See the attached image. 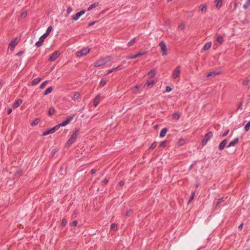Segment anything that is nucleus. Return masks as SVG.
<instances>
[{"label": "nucleus", "mask_w": 250, "mask_h": 250, "mask_svg": "<svg viewBox=\"0 0 250 250\" xmlns=\"http://www.w3.org/2000/svg\"><path fill=\"white\" fill-rule=\"evenodd\" d=\"M76 114H73L71 115L70 116H68L66 118V120L62 122V123L56 125L57 129H58L61 126H63L67 125L71 120H72L74 117L75 116Z\"/></svg>", "instance_id": "20e7f679"}, {"label": "nucleus", "mask_w": 250, "mask_h": 250, "mask_svg": "<svg viewBox=\"0 0 250 250\" xmlns=\"http://www.w3.org/2000/svg\"><path fill=\"white\" fill-rule=\"evenodd\" d=\"M195 193H196L195 190L192 191L191 195L188 201V203H189L190 202H191L192 200H193L195 195Z\"/></svg>", "instance_id": "ea45409f"}, {"label": "nucleus", "mask_w": 250, "mask_h": 250, "mask_svg": "<svg viewBox=\"0 0 250 250\" xmlns=\"http://www.w3.org/2000/svg\"><path fill=\"white\" fill-rule=\"evenodd\" d=\"M52 90H53V88H52V87H49L45 91V92L44 93V95H46L49 94V93H50L51 92Z\"/></svg>", "instance_id": "473e14b6"}, {"label": "nucleus", "mask_w": 250, "mask_h": 250, "mask_svg": "<svg viewBox=\"0 0 250 250\" xmlns=\"http://www.w3.org/2000/svg\"><path fill=\"white\" fill-rule=\"evenodd\" d=\"M167 130H168V129L166 127L163 128L160 132V138L164 137L166 136V133L167 132Z\"/></svg>", "instance_id": "aec40b11"}, {"label": "nucleus", "mask_w": 250, "mask_h": 250, "mask_svg": "<svg viewBox=\"0 0 250 250\" xmlns=\"http://www.w3.org/2000/svg\"><path fill=\"white\" fill-rule=\"evenodd\" d=\"M104 61H106V63L109 62L111 60L110 56H107L105 59H104Z\"/></svg>", "instance_id": "4d7b16f0"}, {"label": "nucleus", "mask_w": 250, "mask_h": 250, "mask_svg": "<svg viewBox=\"0 0 250 250\" xmlns=\"http://www.w3.org/2000/svg\"><path fill=\"white\" fill-rule=\"evenodd\" d=\"M98 5H99V2H95L89 6V7L87 9V11H90V10H92V9L97 7Z\"/></svg>", "instance_id": "a878e982"}, {"label": "nucleus", "mask_w": 250, "mask_h": 250, "mask_svg": "<svg viewBox=\"0 0 250 250\" xmlns=\"http://www.w3.org/2000/svg\"><path fill=\"white\" fill-rule=\"evenodd\" d=\"M140 87V86L138 85H136L135 86H134L133 88H132V92L134 93H136L138 91V89Z\"/></svg>", "instance_id": "58836bf2"}, {"label": "nucleus", "mask_w": 250, "mask_h": 250, "mask_svg": "<svg viewBox=\"0 0 250 250\" xmlns=\"http://www.w3.org/2000/svg\"><path fill=\"white\" fill-rule=\"evenodd\" d=\"M106 63V61H104V58L99 59L94 63V67H98Z\"/></svg>", "instance_id": "f8f14e48"}, {"label": "nucleus", "mask_w": 250, "mask_h": 250, "mask_svg": "<svg viewBox=\"0 0 250 250\" xmlns=\"http://www.w3.org/2000/svg\"><path fill=\"white\" fill-rule=\"evenodd\" d=\"M249 81L248 80H244L243 82V84L244 85H247L249 84Z\"/></svg>", "instance_id": "bf43d9fd"}, {"label": "nucleus", "mask_w": 250, "mask_h": 250, "mask_svg": "<svg viewBox=\"0 0 250 250\" xmlns=\"http://www.w3.org/2000/svg\"><path fill=\"white\" fill-rule=\"evenodd\" d=\"M57 152V150H56V149H53L51 152V156L52 157H53L55 154Z\"/></svg>", "instance_id": "5fc2aeb1"}, {"label": "nucleus", "mask_w": 250, "mask_h": 250, "mask_svg": "<svg viewBox=\"0 0 250 250\" xmlns=\"http://www.w3.org/2000/svg\"><path fill=\"white\" fill-rule=\"evenodd\" d=\"M21 16V18H25L27 16V13L26 12H22Z\"/></svg>", "instance_id": "e2e57ef3"}, {"label": "nucleus", "mask_w": 250, "mask_h": 250, "mask_svg": "<svg viewBox=\"0 0 250 250\" xmlns=\"http://www.w3.org/2000/svg\"><path fill=\"white\" fill-rule=\"evenodd\" d=\"M72 11V8L71 7H68L67 9V14H70Z\"/></svg>", "instance_id": "6e6d98bb"}, {"label": "nucleus", "mask_w": 250, "mask_h": 250, "mask_svg": "<svg viewBox=\"0 0 250 250\" xmlns=\"http://www.w3.org/2000/svg\"><path fill=\"white\" fill-rule=\"evenodd\" d=\"M23 54V51H20L18 52L16 54V56H20L22 55Z\"/></svg>", "instance_id": "052dcab7"}, {"label": "nucleus", "mask_w": 250, "mask_h": 250, "mask_svg": "<svg viewBox=\"0 0 250 250\" xmlns=\"http://www.w3.org/2000/svg\"><path fill=\"white\" fill-rule=\"evenodd\" d=\"M90 51V49L88 47H84L82 49L76 52V56L77 57H80L84 56L88 53Z\"/></svg>", "instance_id": "0eeeda50"}, {"label": "nucleus", "mask_w": 250, "mask_h": 250, "mask_svg": "<svg viewBox=\"0 0 250 250\" xmlns=\"http://www.w3.org/2000/svg\"><path fill=\"white\" fill-rule=\"evenodd\" d=\"M106 83V81L105 80H104V79H102L100 81L99 86L102 87Z\"/></svg>", "instance_id": "f704fd0d"}, {"label": "nucleus", "mask_w": 250, "mask_h": 250, "mask_svg": "<svg viewBox=\"0 0 250 250\" xmlns=\"http://www.w3.org/2000/svg\"><path fill=\"white\" fill-rule=\"evenodd\" d=\"M85 13V11L84 10H83L78 13H77L75 15L72 16V19L74 21H77L78 20L80 17L83 15Z\"/></svg>", "instance_id": "9b49d317"}, {"label": "nucleus", "mask_w": 250, "mask_h": 250, "mask_svg": "<svg viewBox=\"0 0 250 250\" xmlns=\"http://www.w3.org/2000/svg\"><path fill=\"white\" fill-rule=\"evenodd\" d=\"M216 41L222 44L224 41L223 38L221 36L217 37Z\"/></svg>", "instance_id": "72a5a7b5"}, {"label": "nucleus", "mask_w": 250, "mask_h": 250, "mask_svg": "<svg viewBox=\"0 0 250 250\" xmlns=\"http://www.w3.org/2000/svg\"><path fill=\"white\" fill-rule=\"evenodd\" d=\"M90 172L92 174H94L96 172V170L94 168H93L90 170Z\"/></svg>", "instance_id": "338daca9"}, {"label": "nucleus", "mask_w": 250, "mask_h": 250, "mask_svg": "<svg viewBox=\"0 0 250 250\" xmlns=\"http://www.w3.org/2000/svg\"><path fill=\"white\" fill-rule=\"evenodd\" d=\"M52 28H52V27L51 26H49L47 28V30H46V32L47 33H48V34H49H49H50V32H51V31L52 30Z\"/></svg>", "instance_id": "3c124183"}, {"label": "nucleus", "mask_w": 250, "mask_h": 250, "mask_svg": "<svg viewBox=\"0 0 250 250\" xmlns=\"http://www.w3.org/2000/svg\"><path fill=\"white\" fill-rule=\"evenodd\" d=\"M108 180L107 179L105 178V179H104L102 181V183H103V184H104V185H105V184H106L108 183Z\"/></svg>", "instance_id": "680f3d73"}, {"label": "nucleus", "mask_w": 250, "mask_h": 250, "mask_svg": "<svg viewBox=\"0 0 250 250\" xmlns=\"http://www.w3.org/2000/svg\"><path fill=\"white\" fill-rule=\"evenodd\" d=\"M67 220L65 218H63L62 220L61 225L62 227H64L66 225Z\"/></svg>", "instance_id": "c03bdc74"}, {"label": "nucleus", "mask_w": 250, "mask_h": 250, "mask_svg": "<svg viewBox=\"0 0 250 250\" xmlns=\"http://www.w3.org/2000/svg\"><path fill=\"white\" fill-rule=\"evenodd\" d=\"M17 43L18 42L17 41V39H14V40H12L9 45V48L11 50L13 51L16 45L17 44Z\"/></svg>", "instance_id": "2eb2a0df"}, {"label": "nucleus", "mask_w": 250, "mask_h": 250, "mask_svg": "<svg viewBox=\"0 0 250 250\" xmlns=\"http://www.w3.org/2000/svg\"><path fill=\"white\" fill-rule=\"evenodd\" d=\"M211 42H207L204 45L203 47L202 48V50L203 51H206V50H208L209 48H210V47H211Z\"/></svg>", "instance_id": "393cba45"}, {"label": "nucleus", "mask_w": 250, "mask_h": 250, "mask_svg": "<svg viewBox=\"0 0 250 250\" xmlns=\"http://www.w3.org/2000/svg\"><path fill=\"white\" fill-rule=\"evenodd\" d=\"M48 83V81H44L43 83H42L40 86V88L41 89H43L45 87V85H46V84Z\"/></svg>", "instance_id": "49530a36"}, {"label": "nucleus", "mask_w": 250, "mask_h": 250, "mask_svg": "<svg viewBox=\"0 0 250 250\" xmlns=\"http://www.w3.org/2000/svg\"><path fill=\"white\" fill-rule=\"evenodd\" d=\"M22 103V101L19 99L16 101V102L14 103L13 106L14 108L18 107Z\"/></svg>", "instance_id": "6ab92c4d"}, {"label": "nucleus", "mask_w": 250, "mask_h": 250, "mask_svg": "<svg viewBox=\"0 0 250 250\" xmlns=\"http://www.w3.org/2000/svg\"><path fill=\"white\" fill-rule=\"evenodd\" d=\"M78 221L77 220H75L73 222H72L70 224V226H73V227H76L78 225Z\"/></svg>", "instance_id": "8fccbe9b"}, {"label": "nucleus", "mask_w": 250, "mask_h": 250, "mask_svg": "<svg viewBox=\"0 0 250 250\" xmlns=\"http://www.w3.org/2000/svg\"><path fill=\"white\" fill-rule=\"evenodd\" d=\"M12 112V109L11 108H9L7 110V114H10Z\"/></svg>", "instance_id": "774afa93"}, {"label": "nucleus", "mask_w": 250, "mask_h": 250, "mask_svg": "<svg viewBox=\"0 0 250 250\" xmlns=\"http://www.w3.org/2000/svg\"><path fill=\"white\" fill-rule=\"evenodd\" d=\"M58 129L56 126H54L53 127L48 129L46 131L43 132L42 135L43 136H46L49 134H52L55 132L56 130H57Z\"/></svg>", "instance_id": "ddd939ff"}, {"label": "nucleus", "mask_w": 250, "mask_h": 250, "mask_svg": "<svg viewBox=\"0 0 250 250\" xmlns=\"http://www.w3.org/2000/svg\"><path fill=\"white\" fill-rule=\"evenodd\" d=\"M181 73L180 66H178L173 72L172 76L173 79H176L180 77Z\"/></svg>", "instance_id": "1a4fd4ad"}, {"label": "nucleus", "mask_w": 250, "mask_h": 250, "mask_svg": "<svg viewBox=\"0 0 250 250\" xmlns=\"http://www.w3.org/2000/svg\"><path fill=\"white\" fill-rule=\"evenodd\" d=\"M224 201L223 198L219 199L215 203V208H217Z\"/></svg>", "instance_id": "4c0bfd02"}, {"label": "nucleus", "mask_w": 250, "mask_h": 250, "mask_svg": "<svg viewBox=\"0 0 250 250\" xmlns=\"http://www.w3.org/2000/svg\"><path fill=\"white\" fill-rule=\"evenodd\" d=\"M245 131H248L250 129V121L245 125Z\"/></svg>", "instance_id": "79ce46f5"}, {"label": "nucleus", "mask_w": 250, "mask_h": 250, "mask_svg": "<svg viewBox=\"0 0 250 250\" xmlns=\"http://www.w3.org/2000/svg\"><path fill=\"white\" fill-rule=\"evenodd\" d=\"M154 81L151 80V81H147L146 83V84H147V86H152L153 84H154Z\"/></svg>", "instance_id": "09e8293b"}, {"label": "nucleus", "mask_w": 250, "mask_h": 250, "mask_svg": "<svg viewBox=\"0 0 250 250\" xmlns=\"http://www.w3.org/2000/svg\"><path fill=\"white\" fill-rule=\"evenodd\" d=\"M124 67L123 66V65H120L116 67L117 70H120L123 69Z\"/></svg>", "instance_id": "13d9d810"}, {"label": "nucleus", "mask_w": 250, "mask_h": 250, "mask_svg": "<svg viewBox=\"0 0 250 250\" xmlns=\"http://www.w3.org/2000/svg\"><path fill=\"white\" fill-rule=\"evenodd\" d=\"M214 3L216 7L219 9L222 5V0H215Z\"/></svg>", "instance_id": "4be33fe9"}, {"label": "nucleus", "mask_w": 250, "mask_h": 250, "mask_svg": "<svg viewBox=\"0 0 250 250\" xmlns=\"http://www.w3.org/2000/svg\"><path fill=\"white\" fill-rule=\"evenodd\" d=\"M76 114H73L71 115L70 116H68L66 118V120L62 122V123L56 125L57 129H58L61 126H63L67 125L71 120H72L74 117L75 116Z\"/></svg>", "instance_id": "f03ea898"}, {"label": "nucleus", "mask_w": 250, "mask_h": 250, "mask_svg": "<svg viewBox=\"0 0 250 250\" xmlns=\"http://www.w3.org/2000/svg\"><path fill=\"white\" fill-rule=\"evenodd\" d=\"M159 46L161 47V53L163 56H167V47L166 43L164 41H161L159 43Z\"/></svg>", "instance_id": "423d86ee"}, {"label": "nucleus", "mask_w": 250, "mask_h": 250, "mask_svg": "<svg viewBox=\"0 0 250 250\" xmlns=\"http://www.w3.org/2000/svg\"><path fill=\"white\" fill-rule=\"evenodd\" d=\"M76 114H73L71 115L70 116H68L66 118V120L62 122V123L56 125L57 129H58L61 126H63L67 125L71 120H72L74 117L75 116Z\"/></svg>", "instance_id": "7ed1b4c3"}, {"label": "nucleus", "mask_w": 250, "mask_h": 250, "mask_svg": "<svg viewBox=\"0 0 250 250\" xmlns=\"http://www.w3.org/2000/svg\"><path fill=\"white\" fill-rule=\"evenodd\" d=\"M80 129H75V131L73 132L70 138L67 141L65 144L66 147L70 146L76 140L78 135L79 133Z\"/></svg>", "instance_id": "f257e3e1"}, {"label": "nucleus", "mask_w": 250, "mask_h": 250, "mask_svg": "<svg viewBox=\"0 0 250 250\" xmlns=\"http://www.w3.org/2000/svg\"><path fill=\"white\" fill-rule=\"evenodd\" d=\"M55 111V110L54 107H50L48 112V116H51L54 113Z\"/></svg>", "instance_id": "c85d7f7f"}, {"label": "nucleus", "mask_w": 250, "mask_h": 250, "mask_svg": "<svg viewBox=\"0 0 250 250\" xmlns=\"http://www.w3.org/2000/svg\"><path fill=\"white\" fill-rule=\"evenodd\" d=\"M220 74H221V71H210V72L208 73V77H210V76L214 77V76L218 75Z\"/></svg>", "instance_id": "5701e85b"}, {"label": "nucleus", "mask_w": 250, "mask_h": 250, "mask_svg": "<svg viewBox=\"0 0 250 250\" xmlns=\"http://www.w3.org/2000/svg\"><path fill=\"white\" fill-rule=\"evenodd\" d=\"M110 229L113 231H115L117 229V226L116 224L113 223L110 226Z\"/></svg>", "instance_id": "c9c22d12"}, {"label": "nucleus", "mask_w": 250, "mask_h": 250, "mask_svg": "<svg viewBox=\"0 0 250 250\" xmlns=\"http://www.w3.org/2000/svg\"><path fill=\"white\" fill-rule=\"evenodd\" d=\"M49 35L46 32H45L44 34H43L42 36L44 38V39H45L46 37H47Z\"/></svg>", "instance_id": "0e129e2a"}, {"label": "nucleus", "mask_w": 250, "mask_h": 250, "mask_svg": "<svg viewBox=\"0 0 250 250\" xmlns=\"http://www.w3.org/2000/svg\"><path fill=\"white\" fill-rule=\"evenodd\" d=\"M119 185L120 187H123L125 185V183L123 181H121L119 183Z\"/></svg>", "instance_id": "69168bd1"}, {"label": "nucleus", "mask_w": 250, "mask_h": 250, "mask_svg": "<svg viewBox=\"0 0 250 250\" xmlns=\"http://www.w3.org/2000/svg\"><path fill=\"white\" fill-rule=\"evenodd\" d=\"M80 98V94L79 92H75L74 94L73 99L74 100H78Z\"/></svg>", "instance_id": "c756f323"}, {"label": "nucleus", "mask_w": 250, "mask_h": 250, "mask_svg": "<svg viewBox=\"0 0 250 250\" xmlns=\"http://www.w3.org/2000/svg\"><path fill=\"white\" fill-rule=\"evenodd\" d=\"M229 132V129H228L226 131H225L223 134H222V137H224L227 136Z\"/></svg>", "instance_id": "864d4df0"}, {"label": "nucleus", "mask_w": 250, "mask_h": 250, "mask_svg": "<svg viewBox=\"0 0 250 250\" xmlns=\"http://www.w3.org/2000/svg\"><path fill=\"white\" fill-rule=\"evenodd\" d=\"M136 38H134L131 39L127 43L128 46H132L136 42Z\"/></svg>", "instance_id": "7c9ffc66"}, {"label": "nucleus", "mask_w": 250, "mask_h": 250, "mask_svg": "<svg viewBox=\"0 0 250 250\" xmlns=\"http://www.w3.org/2000/svg\"><path fill=\"white\" fill-rule=\"evenodd\" d=\"M146 53V51L139 52H138V53H137L136 54L131 55L127 56L126 57V58L127 59H135V58H136L137 57H140V56H142L144 55Z\"/></svg>", "instance_id": "9d476101"}, {"label": "nucleus", "mask_w": 250, "mask_h": 250, "mask_svg": "<svg viewBox=\"0 0 250 250\" xmlns=\"http://www.w3.org/2000/svg\"><path fill=\"white\" fill-rule=\"evenodd\" d=\"M44 40L45 39H44L43 37L41 36L39 39V41L36 42V47L37 48L41 47L42 45V42H44Z\"/></svg>", "instance_id": "f3484780"}, {"label": "nucleus", "mask_w": 250, "mask_h": 250, "mask_svg": "<svg viewBox=\"0 0 250 250\" xmlns=\"http://www.w3.org/2000/svg\"><path fill=\"white\" fill-rule=\"evenodd\" d=\"M41 80H42L41 77H38L36 79H34L31 82L32 85H35L38 84Z\"/></svg>", "instance_id": "412c9836"}, {"label": "nucleus", "mask_w": 250, "mask_h": 250, "mask_svg": "<svg viewBox=\"0 0 250 250\" xmlns=\"http://www.w3.org/2000/svg\"><path fill=\"white\" fill-rule=\"evenodd\" d=\"M239 139L238 137L236 138L234 140L231 141L229 142V145L227 146V147H230L232 146H234L235 145L239 143Z\"/></svg>", "instance_id": "dca6fc26"}, {"label": "nucleus", "mask_w": 250, "mask_h": 250, "mask_svg": "<svg viewBox=\"0 0 250 250\" xmlns=\"http://www.w3.org/2000/svg\"><path fill=\"white\" fill-rule=\"evenodd\" d=\"M156 72V70L155 68H153L151 69L148 73V76L149 77V78H153Z\"/></svg>", "instance_id": "a211bd4d"}, {"label": "nucleus", "mask_w": 250, "mask_h": 250, "mask_svg": "<svg viewBox=\"0 0 250 250\" xmlns=\"http://www.w3.org/2000/svg\"><path fill=\"white\" fill-rule=\"evenodd\" d=\"M172 90L171 88L169 86H167L166 87V92H169Z\"/></svg>", "instance_id": "603ef678"}, {"label": "nucleus", "mask_w": 250, "mask_h": 250, "mask_svg": "<svg viewBox=\"0 0 250 250\" xmlns=\"http://www.w3.org/2000/svg\"><path fill=\"white\" fill-rule=\"evenodd\" d=\"M100 100V95L97 96L94 98V102H93V104H94V106L96 107L97 106V105L99 103Z\"/></svg>", "instance_id": "b1692460"}, {"label": "nucleus", "mask_w": 250, "mask_h": 250, "mask_svg": "<svg viewBox=\"0 0 250 250\" xmlns=\"http://www.w3.org/2000/svg\"><path fill=\"white\" fill-rule=\"evenodd\" d=\"M60 55V52L56 51L51 55L48 60L50 62H54L59 57Z\"/></svg>", "instance_id": "6e6552de"}, {"label": "nucleus", "mask_w": 250, "mask_h": 250, "mask_svg": "<svg viewBox=\"0 0 250 250\" xmlns=\"http://www.w3.org/2000/svg\"><path fill=\"white\" fill-rule=\"evenodd\" d=\"M156 146H157V142H154L151 144V145L149 147V149H153L155 148L156 147Z\"/></svg>", "instance_id": "a18cd8bd"}, {"label": "nucleus", "mask_w": 250, "mask_h": 250, "mask_svg": "<svg viewBox=\"0 0 250 250\" xmlns=\"http://www.w3.org/2000/svg\"><path fill=\"white\" fill-rule=\"evenodd\" d=\"M212 136L213 133L211 131H209L206 133L202 141V146H205L207 144L208 141L209 140Z\"/></svg>", "instance_id": "39448f33"}, {"label": "nucleus", "mask_w": 250, "mask_h": 250, "mask_svg": "<svg viewBox=\"0 0 250 250\" xmlns=\"http://www.w3.org/2000/svg\"><path fill=\"white\" fill-rule=\"evenodd\" d=\"M168 142V141H164L161 143L160 145L159 146V147H165L166 146V144Z\"/></svg>", "instance_id": "e433bc0d"}, {"label": "nucleus", "mask_w": 250, "mask_h": 250, "mask_svg": "<svg viewBox=\"0 0 250 250\" xmlns=\"http://www.w3.org/2000/svg\"><path fill=\"white\" fill-rule=\"evenodd\" d=\"M181 116L179 112H174L172 115V118L175 120H178Z\"/></svg>", "instance_id": "bb28decb"}, {"label": "nucleus", "mask_w": 250, "mask_h": 250, "mask_svg": "<svg viewBox=\"0 0 250 250\" xmlns=\"http://www.w3.org/2000/svg\"><path fill=\"white\" fill-rule=\"evenodd\" d=\"M132 213H133L132 210L129 209V210H127L126 212H125V216L126 217L130 216Z\"/></svg>", "instance_id": "37998d69"}, {"label": "nucleus", "mask_w": 250, "mask_h": 250, "mask_svg": "<svg viewBox=\"0 0 250 250\" xmlns=\"http://www.w3.org/2000/svg\"><path fill=\"white\" fill-rule=\"evenodd\" d=\"M243 7L245 9H248L250 7V0H247L246 3L244 4Z\"/></svg>", "instance_id": "cd10ccee"}, {"label": "nucleus", "mask_w": 250, "mask_h": 250, "mask_svg": "<svg viewBox=\"0 0 250 250\" xmlns=\"http://www.w3.org/2000/svg\"><path fill=\"white\" fill-rule=\"evenodd\" d=\"M228 141L227 139L223 140L219 145L218 148L220 150H223L226 146Z\"/></svg>", "instance_id": "4468645a"}, {"label": "nucleus", "mask_w": 250, "mask_h": 250, "mask_svg": "<svg viewBox=\"0 0 250 250\" xmlns=\"http://www.w3.org/2000/svg\"><path fill=\"white\" fill-rule=\"evenodd\" d=\"M39 122L40 119L39 118H37L33 122H32L30 125L31 126H34L35 125H37L39 123Z\"/></svg>", "instance_id": "a19ab883"}, {"label": "nucleus", "mask_w": 250, "mask_h": 250, "mask_svg": "<svg viewBox=\"0 0 250 250\" xmlns=\"http://www.w3.org/2000/svg\"><path fill=\"white\" fill-rule=\"evenodd\" d=\"M185 143V140L184 139H180L177 143V145L179 146H181L184 145Z\"/></svg>", "instance_id": "de8ad7c7"}, {"label": "nucleus", "mask_w": 250, "mask_h": 250, "mask_svg": "<svg viewBox=\"0 0 250 250\" xmlns=\"http://www.w3.org/2000/svg\"><path fill=\"white\" fill-rule=\"evenodd\" d=\"M199 9L202 12L207 11V6L206 4H201L199 7Z\"/></svg>", "instance_id": "2f4dec72"}]
</instances>
